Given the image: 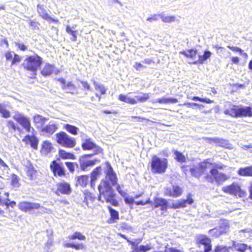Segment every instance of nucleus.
Instances as JSON below:
<instances>
[{
    "mask_svg": "<svg viewBox=\"0 0 252 252\" xmlns=\"http://www.w3.org/2000/svg\"><path fill=\"white\" fill-rule=\"evenodd\" d=\"M98 189L99 192V200L100 201L109 203L114 206H118V202L115 198L114 191L108 182L102 181Z\"/></svg>",
    "mask_w": 252,
    "mask_h": 252,
    "instance_id": "nucleus-1",
    "label": "nucleus"
},
{
    "mask_svg": "<svg viewBox=\"0 0 252 252\" xmlns=\"http://www.w3.org/2000/svg\"><path fill=\"white\" fill-rule=\"evenodd\" d=\"M211 166H212L211 163L203 162L193 167L183 165L182 168L185 172L189 169L192 176L199 177L202 174H206L208 170L210 171Z\"/></svg>",
    "mask_w": 252,
    "mask_h": 252,
    "instance_id": "nucleus-2",
    "label": "nucleus"
},
{
    "mask_svg": "<svg viewBox=\"0 0 252 252\" xmlns=\"http://www.w3.org/2000/svg\"><path fill=\"white\" fill-rule=\"evenodd\" d=\"M42 63V59L37 55L28 57L24 61L23 66L26 69L35 72Z\"/></svg>",
    "mask_w": 252,
    "mask_h": 252,
    "instance_id": "nucleus-3",
    "label": "nucleus"
},
{
    "mask_svg": "<svg viewBox=\"0 0 252 252\" xmlns=\"http://www.w3.org/2000/svg\"><path fill=\"white\" fill-rule=\"evenodd\" d=\"M209 173L210 174H206L205 178L210 183L215 181L218 184L221 185L229 179V177L225 174L219 172L217 169L212 168V166Z\"/></svg>",
    "mask_w": 252,
    "mask_h": 252,
    "instance_id": "nucleus-4",
    "label": "nucleus"
},
{
    "mask_svg": "<svg viewBox=\"0 0 252 252\" xmlns=\"http://www.w3.org/2000/svg\"><path fill=\"white\" fill-rule=\"evenodd\" d=\"M168 161L166 158H160L154 156L151 160V168L155 173H164L167 167Z\"/></svg>",
    "mask_w": 252,
    "mask_h": 252,
    "instance_id": "nucleus-5",
    "label": "nucleus"
},
{
    "mask_svg": "<svg viewBox=\"0 0 252 252\" xmlns=\"http://www.w3.org/2000/svg\"><path fill=\"white\" fill-rule=\"evenodd\" d=\"M57 141L62 146L71 148L76 145L75 138L70 137L64 132H61L56 134Z\"/></svg>",
    "mask_w": 252,
    "mask_h": 252,
    "instance_id": "nucleus-6",
    "label": "nucleus"
},
{
    "mask_svg": "<svg viewBox=\"0 0 252 252\" xmlns=\"http://www.w3.org/2000/svg\"><path fill=\"white\" fill-rule=\"evenodd\" d=\"M222 190L225 193L239 197H242L244 194L243 191L238 184L233 183L230 185L224 186L222 188Z\"/></svg>",
    "mask_w": 252,
    "mask_h": 252,
    "instance_id": "nucleus-7",
    "label": "nucleus"
},
{
    "mask_svg": "<svg viewBox=\"0 0 252 252\" xmlns=\"http://www.w3.org/2000/svg\"><path fill=\"white\" fill-rule=\"evenodd\" d=\"M93 155L92 154L85 155L80 158L79 165L82 170H86L88 167L93 166L96 161H99L97 159L91 160L90 158Z\"/></svg>",
    "mask_w": 252,
    "mask_h": 252,
    "instance_id": "nucleus-8",
    "label": "nucleus"
},
{
    "mask_svg": "<svg viewBox=\"0 0 252 252\" xmlns=\"http://www.w3.org/2000/svg\"><path fill=\"white\" fill-rule=\"evenodd\" d=\"M13 118L18 122L27 132H30L31 129L32 130H34L33 128L31 127L30 122L27 118L21 114H16L13 116Z\"/></svg>",
    "mask_w": 252,
    "mask_h": 252,
    "instance_id": "nucleus-9",
    "label": "nucleus"
},
{
    "mask_svg": "<svg viewBox=\"0 0 252 252\" xmlns=\"http://www.w3.org/2000/svg\"><path fill=\"white\" fill-rule=\"evenodd\" d=\"M40 206V204L38 203L28 202H20L18 205L19 208L21 211L25 212H30L34 209H37Z\"/></svg>",
    "mask_w": 252,
    "mask_h": 252,
    "instance_id": "nucleus-10",
    "label": "nucleus"
},
{
    "mask_svg": "<svg viewBox=\"0 0 252 252\" xmlns=\"http://www.w3.org/2000/svg\"><path fill=\"white\" fill-rule=\"evenodd\" d=\"M150 203L154 208L160 207V210L162 211H166L167 210L168 201L163 198L156 197L155 198L154 202L150 201Z\"/></svg>",
    "mask_w": 252,
    "mask_h": 252,
    "instance_id": "nucleus-11",
    "label": "nucleus"
},
{
    "mask_svg": "<svg viewBox=\"0 0 252 252\" xmlns=\"http://www.w3.org/2000/svg\"><path fill=\"white\" fill-rule=\"evenodd\" d=\"M82 147L83 150H94V155L100 153L102 151V149L98 146L94 144L90 139H87L82 143Z\"/></svg>",
    "mask_w": 252,
    "mask_h": 252,
    "instance_id": "nucleus-12",
    "label": "nucleus"
},
{
    "mask_svg": "<svg viewBox=\"0 0 252 252\" xmlns=\"http://www.w3.org/2000/svg\"><path fill=\"white\" fill-rule=\"evenodd\" d=\"M164 193L166 195L176 197L181 195L182 189L179 186L174 185L170 188H167Z\"/></svg>",
    "mask_w": 252,
    "mask_h": 252,
    "instance_id": "nucleus-13",
    "label": "nucleus"
},
{
    "mask_svg": "<svg viewBox=\"0 0 252 252\" xmlns=\"http://www.w3.org/2000/svg\"><path fill=\"white\" fill-rule=\"evenodd\" d=\"M50 168L54 175L62 176L64 175V171L63 167L56 161H53L50 164Z\"/></svg>",
    "mask_w": 252,
    "mask_h": 252,
    "instance_id": "nucleus-14",
    "label": "nucleus"
},
{
    "mask_svg": "<svg viewBox=\"0 0 252 252\" xmlns=\"http://www.w3.org/2000/svg\"><path fill=\"white\" fill-rule=\"evenodd\" d=\"M26 144H30L32 148L37 149L38 140L34 135H26L22 140Z\"/></svg>",
    "mask_w": 252,
    "mask_h": 252,
    "instance_id": "nucleus-15",
    "label": "nucleus"
},
{
    "mask_svg": "<svg viewBox=\"0 0 252 252\" xmlns=\"http://www.w3.org/2000/svg\"><path fill=\"white\" fill-rule=\"evenodd\" d=\"M224 113L236 118L252 116V111H224Z\"/></svg>",
    "mask_w": 252,
    "mask_h": 252,
    "instance_id": "nucleus-16",
    "label": "nucleus"
},
{
    "mask_svg": "<svg viewBox=\"0 0 252 252\" xmlns=\"http://www.w3.org/2000/svg\"><path fill=\"white\" fill-rule=\"evenodd\" d=\"M193 203V200L190 197L188 196L186 200H180L175 203L172 204V208L178 209L184 208L187 206V204H191Z\"/></svg>",
    "mask_w": 252,
    "mask_h": 252,
    "instance_id": "nucleus-17",
    "label": "nucleus"
},
{
    "mask_svg": "<svg viewBox=\"0 0 252 252\" xmlns=\"http://www.w3.org/2000/svg\"><path fill=\"white\" fill-rule=\"evenodd\" d=\"M37 11L39 15L44 19L50 21H52V22H58V20H55L52 18L47 13L46 10L44 8L42 5H37Z\"/></svg>",
    "mask_w": 252,
    "mask_h": 252,
    "instance_id": "nucleus-18",
    "label": "nucleus"
},
{
    "mask_svg": "<svg viewBox=\"0 0 252 252\" xmlns=\"http://www.w3.org/2000/svg\"><path fill=\"white\" fill-rule=\"evenodd\" d=\"M57 193L60 192L62 194H68L71 192L70 185L65 182L61 183L57 185Z\"/></svg>",
    "mask_w": 252,
    "mask_h": 252,
    "instance_id": "nucleus-19",
    "label": "nucleus"
},
{
    "mask_svg": "<svg viewBox=\"0 0 252 252\" xmlns=\"http://www.w3.org/2000/svg\"><path fill=\"white\" fill-rule=\"evenodd\" d=\"M131 93H129L126 95L121 94L119 96V99L123 102L128 103L130 104H135L137 103V100L134 97H132L131 96Z\"/></svg>",
    "mask_w": 252,
    "mask_h": 252,
    "instance_id": "nucleus-20",
    "label": "nucleus"
},
{
    "mask_svg": "<svg viewBox=\"0 0 252 252\" xmlns=\"http://www.w3.org/2000/svg\"><path fill=\"white\" fill-rule=\"evenodd\" d=\"M208 142L210 143H215L217 144L218 145L223 147H226L227 148H230V144L227 140L219 139L217 138H205Z\"/></svg>",
    "mask_w": 252,
    "mask_h": 252,
    "instance_id": "nucleus-21",
    "label": "nucleus"
},
{
    "mask_svg": "<svg viewBox=\"0 0 252 252\" xmlns=\"http://www.w3.org/2000/svg\"><path fill=\"white\" fill-rule=\"evenodd\" d=\"M125 202L126 204L131 205L134 203L137 205H144L147 204H150V200L149 199L146 201H134V198L132 196L126 195L124 197Z\"/></svg>",
    "mask_w": 252,
    "mask_h": 252,
    "instance_id": "nucleus-22",
    "label": "nucleus"
},
{
    "mask_svg": "<svg viewBox=\"0 0 252 252\" xmlns=\"http://www.w3.org/2000/svg\"><path fill=\"white\" fill-rule=\"evenodd\" d=\"M56 68L54 65L46 63L41 71V74L44 76H50L55 72Z\"/></svg>",
    "mask_w": 252,
    "mask_h": 252,
    "instance_id": "nucleus-23",
    "label": "nucleus"
},
{
    "mask_svg": "<svg viewBox=\"0 0 252 252\" xmlns=\"http://www.w3.org/2000/svg\"><path fill=\"white\" fill-rule=\"evenodd\" d=\"M108 180H109L111 182L112 185H114L116 184L117 182V177L116 174L114 172L111 166L109 167L107 170L105 180L104 181H106L108 182Z\"/></svg>",
    "mask_w": 252,
    "mask_h": 252,
    "instance_id": "nucleus-24",
    "label": "nucleus"
},
{
    "mask_svg": "<svg viewBox=\"0 0 252 252\" xmlns=\"http://www.w3.org/2000/svg\"><path fill=\"white\" fill-rule=\"evenodd\" d=\"M76 25L71 27L69 25L66 26L65 31L66 32L71 36L70 37L71 40L73 41H76L77 40V35L78 33L77 30H76Z\"/></svg>",
    "mask_w": 252,
    "mask_h": 252,
    "instance_id": "nucleus-25",
    "label": "nucleus"
},
{
    "mask_svg": "<svg viewBox=\"0 0 252 252\" xmlns=\"http://www.w3.org/2000/svg\"><path fill=\"white\" fill-rule=\"evenodd\" d=\"M160 19L163 23H171L175 22H179V20L174 16H166L164 13H160Z\"/></svg>",
    "mask_w": 252,
    "mask_h": 252,
    "instance_id": "nucleus-26",
    "label": "nucleus"
},
{
    "mask_svg": "<svg viewBox=\"0 0 252 252\" xmlns=\"http://www.w3.org/2000/svg\"><path fill=\"white\" fill-rule=\"evenodd\" d=\"M178 102L176 98L162 97L156 99L153 101V103H159L160 104L175 103Z\"/></svg>",
    "mask_w": 252,
    "mask_h": 252,
    "instance_id": "nucleus-27",
    "label": "nucleus"
},
{
    "mask_svg": "<svg viewBox=\"0 0 252 252\" xmlns=\"http://www.w3.org/2000/svg\"><path fill=\"white\" fill-rule=\"evenodd\" d=\"M57 128L56 125L54 124H49L43 128L42 131L44 134L46 135L52 134Z\"/></svg>",
    "mask_w": 252,
    "mask_h": 252,
    "instance_id": "nucleus-28",
    "label": "nucleus"
},
{
    "mask_svg": "<svg viewBox=\"0 0 252 252\" xmlns=\"http://www.w3.org/2000/svg\"><path fill=\"white\" fill-rule=\"evenodd\" d=\"M238 174L242 176L252 177V166L240 168L238 171Z\"/></svg>",
    "mask_w": 252,
    "mask_h": 252,
    "instance_id": "nucleus-29",
    "label": "nucleus"
},
{
    "mask_svg": "<svg viewBox=\"0 0 252 252\" xmlns=\"http://www.w3.org/2000/svg\"><path fill=\"white\" fill-rule=\"evenodd\" d=\"M101 167L98 166L96 167L92 172L91 176V185L92 187L94 186V181L97 178V177L100 174L101 171Z\"/></svg>",
    "mask_w": 252,
    "mask_h": 252,
    "instance_id": "nucleus-30",
    "label": "nucleus"
},
{
    "mask_svg": "<svg viewBox=\"0 0 252 252\" xmlns=\"http://www.w3.org/2000/svg\"><path fill=\"white\" fill-rule=\"evenodd\" d=\"M233 247L237 251L244 252L247 248V245L237 241H233Z\"/></svg>",
    "mask_w": 252,
    "mask_h": 252,
    "instance_id": "nucleus-31",
    "label": "nucleus"
},
{
    "mask_svg": "<svg viewBox=\"0 0 252 252\" xmlns=\"http://www.w3.org/2000/svg\"><path fill=\"white\" fill-rule=\"evenodd\" d=\"M34 122L38 127H41L46 122L47 119L40 115H36L34 117Z\"/></svg>",
    "mask_w": 252,
    "mask_h": 252,
    "instance_id": "nucleus-32",
    "label": "nucleus"
},
{
    "mask_svg": "<svg viewBox=\"0 0 252 252\" xmlns=\"http://www.w3.org/2000/svg\"><path fill=\"white\" fill-rule=\"evenodd\" d=\"M52 149V144L49 141H45L42 144L41 152L42 154L46 155L49 153Z\"/></svg>",
    "mask_w": 252,
    "mask_h": 252,
    "instance_id": "nucleus-33",
    "label": "nucleus"
},
{
    "mask_svg": "<svg viewBox=\"0 0 252 252\" xmlns=\"http://www.w3.org/2000/svg\"><path fill=\"white\" fill-rule=\"evenodd\" d=\"M180 53L185 55L187 58H190L192 60L196 58L197 51L194 49L189 50L187 51H182Z\"/></svg>",
    "mask_w": 252,
    "mask_h": 252,
    "instance_id": "nucleus-34",
    "label": "nucleus"
},
{
    "mask_svg": "<svg viewBox=\"0 0 252 252\" xmlns=\"http://www.w3.org/2000/svg\"><path fill=\"white\" fill-rule=\"evenodd\" d=\"M212 53L209 51H205L203 55L198 56V60L197 62L203 64L207 59H209L211 56Z\"/></svg>",
    "mask_w": 252,
    "mask_h": 252,
    "instance_id": "nucleus-35",
    "label": "nucleus"
},
{
    "mask_svg": "<svg viewBox=\"0 0 252 252\" xmlns=\"http://www.w3.org/2000/svg\"><path fill=\"white\" fill-rule=\"evenodd\" d=\"M89 176L87 175H82L78 177L77 184L82 187H85L89 182Z\"/></svg>",
    "mask_w": 252,
    "mask_h": 252,
    "instance_id": "nucleus-36",
    "label": "nucleus"
},
{
    "mask_svg": "<svg viewBox=\"0 0 252 252\" xmlns=\"http://www.w3.org/2000/svg\"><path fill=\"white\" fill-rule=\"evenodd\" d=\"M27 174L31 180H33L36 177V171L34 169L32 166L30 165L27 167Z\"/></svg>",
    "mask_w": 252,
    "mask_h": 252,
    "instance_id": "nucleus-37",
    "label": "nucleus"
},
{
    "mask_svg": "<svg viewBox=\"0 0 252 252\" xmlns=\"http://www.w3.org/2000/svg\"><path fill=\"white\" fill-rule=\"evenodd\" d=\"M59 155L63 159H75V156L73 154L70 153H67L63 150L59 151Z\"/></svg>",
    "mask_w": 252,
    "mask_h": 252,
    "instance_id": "nucleus-38",
    "label": "nucleus"
},
{
    "mask_svg": "<svg viewBox=\"0 0 252 252\" xmlns=\"http://www.w3.org/2000/svg\"><path fill=\"white\" fill-rule=\"evenodd\" d=\"M150 97V94H144L142 93H140L138 95L135 96V98L138 101L143 102L146 101Z\"/></svg>",
    "mask_w": 252,
    "mask_h": 252,
    "instance_id": "nucleus-39",
    "label": "nucleus"
},
{
    "mask_svg": "<svg viewBox=\"0 0 252 252\" xmlns=\"http://www.w3.org/2000/svg\"><path fill=\"white\" fill-rule=\"evenodd\" d=\"M68 238L70 240H74L77 239L79 240H85L86 237L79 232H75L73 234L68 236Z\"/></svg>",
    "mask_w": 252,
    "mask_h": 252,
    "instance_id": "nucleus-40",
    "label": "nucleus"
},
{
    "mask_svg": "<svg viewBox=\"0 0 252 252\" xmlns=\"http://www.w3.org/2000/svg\"><path fill=\"white\" fill-rule=\"evenodd\" d=\"M108 209L109 211L111 219L113 222H115L116 220H118L119 219V215L118 211L113 209L110 206L108 207Z\"/></svg>",
    "mask_w": 252,
    "mask_h": 252,
    "instance_id": "nucleus-41",
    "label": "nucleus"
},
{
    "mask_svg": "<svg viewBox=\"0 0 252 252\" xmlns=\"http://www.w3.org/2000/svg\"><path fill=\"white\" fill-rule=\"evenodd\" d=\"M64 127L66 129V130L69 133L73 135L77 134V131L78 130V128L77 127L70 125L69 124H66L64 126Z\"/></svg>",
    "mask_w": 252,
    "mask_h": 252,
    "instance_id": "nucleus-42",
    "label": "nucleus"
},
{
    "mask_svg": "<svg viewBox=\"0 0 252 252\" xmlns=\"http://www.w3.org/2000/svg\"><path fill=\"white\" fill-rule=\"evenodd\" d=\"M93 82L96 90L99 91L101 94H105L106 90L103 85L97 83L95 80H93Z\"/></svg>",
    "mask_w": 252,
    "mask_h": 252,
    "instance_id": "nucleus-43",
    "label": "nucleus"
},
{
    "mask_svg": "<svg viewBox=\"0 0 252 252\" xmlns=\"http://www.w3.org/2000/svg\"><path fill=\"white\" fill-rule=\"evenodd\" d=\"M174 155L175 156V158L180 162H184L185 161L186 158L185 156L181 153L175 151Z\"/></svg>",
    "mask_w": 252,
    "mask_h": 252,
    "instance_id": "nucleus-44",
    "label": "nucleus"
},
{
    "mask_svg": "<svg viewBox=\"0 0 252 252\" xmlns=\"http://www.w3.org/2000/svg\"><path fill=\"white\" fill-rule=\"evenodd\" d=\"M19 177L13 174L11 177V183L12 186L15 188H18L20 186L19 184Z\"/></svg>",
    "mask_w": 252,
    "mask_h": 252,
    "instance_id": "nucleus-45",
    "label": "nucleus"
},
{
    "mask_svg": "<svg viewBox=\"0 0 252 252\" xmlns=\"http://www.w3.org/2000/svg\"><path fill=\"white\" fill-rule=\"evenodd\" d=\"M0 168L4 173H8L9 168L8 165L0 158Z\"/></svg>",
    "mask_w": 252,
    "mask_h": 252,
    "instance_id": "nucleus-46",
    "label": "nucleus"
},
{
    "mask_svg": "<svg viewBox=\"0 0 252 252\" xmlns=\"http://www.w3.org/2000/svg\"><path fill=\"white\" fill-rule=\"evenodd\" d=\"M64 90L67 93H72L75 90V87L71 82L64 86Z\"/></svg>",
    "mask_w": 252,
    "mask_h": 252,
    "instance_id": "nucleus-47",
    "label": "nucleus"
},
{
    "mask_svg": "<svg viewBox=\"0 0 252 252\" xmlns=\"http://www.w3.org/2000/svg\"><path fill=\"white\" fill-rule=\"evenodd\" d=\"M53 247V240L51 238L49 237L47 242L45 244V249L49 252L52 249Z\"/></svg>",
    "mask_w": 252,
    "mask_h": 252,
    "instance_id": "nucleus-48",
    "label": "nucleus"
},
{
    "mask_svg": "<svg viewBox=\"0 0 252 252\" xmlns=\"http://www.w3.org/2000/svg\"><path fill=\"white\" fill-rule=\"evenodd\" d=\"M192 100L194 101L199 100L201 102H206L207 103H211L213 102L212 100H210L209 98H201L198 96H194L192 98Z\"/></svg>",
    "mask_w": 252,
    "mask_h": 252,
    "instance_id": "nucleus-49",
    "label": "nucleus"
},
{
    "mask_svg": "<svg viewBox=\"0 0 252 252\" xmlns=\"http://www.w3.org/2000/svg\"><path fill=\"white\" fill-rule=\"evenodd\" d=\"M65 164L70 172L74 171L75 166H77L78 165L76 163L70 162H66Z\"/></svg>",
    "mask_w": 252,
    "mask_h": 252,
    "instance_id": "nucleus-50",
    "label": "nucleus"
},
{
    "mask_svg": "<svg viewBox=\"0 0 252 252\" xmlns=\"http://www.w3.org/2000/svg\"><path fill=\"white\" fill-rule=\"evenodd\" d=\"M159 19H160V13L153 15L151 17L147 18V21L149 22H152L153 21H157Z\"/></svg>",
    "mask_w": 252,
    "mask_h": 252,
    "instance_id": "nucleus-51",
    "label": "nucleus"
},
{
    "mask_svg": "<svg viewBox=\"0 0 252 252\" xmlns=\"http://www.w3.org/2000/svg\"><path fill=\"white\" fill-rule=\"evenodd\" d=\"M14 53L13 52H7L5 53V57L6 58V59L7 61H11L12 62V60L13 58Z\"/></svg>",
    "mask_w": 252,
    "mask_h": 252,
    "instance_id": "nucleus-52",
    "label": "nucleus"
},
{
    "mask_svg": "<svg viewBox=\"0 0 252 252\" xmlns=\"http://www.w3.org/2000/svg\"><path fill=\"white\" fill-rule=\"evenodd\" d=\"M20 61V56L14 53V57L13 58V60H12L11 64L13 65L14 64L19 63Z\"/></svg>",
    "mask_w": 252,
    "mask_h": 252,
    "instance_id": "nucleus-53",
    "label": "nucleus"
},
{
    "mask_svg": "<svg viewBox=\"0 0 252 252\" xmlns=\"http://www.w3.org/2000/svg\"><path fill=\"white\" fill-rule=\"evenodd\" d=\"M117 190L121 195L123 197H125L127 195L126 193L122 189L121 187L119 185L117 186Z\"/></svg>",
    "mask_w": 252,
    "mask_h": 252,
    "instance_id": "nucleus-54",
    "label": "nucleus"
},
{
    "mask_svg": "<svg viewBox=\"0 0 252 252\" xmlns=\"http://www.w3.org/2000/svg\"><path fill=\"white\" fill-rule=\"evenodd\" d=\"M7 123V126L9 128H12L13 130H16V126L15 125V124L12 121H8Z\"/></svg>",
    "mask_w": 252,
    "mask_h": 252,
    "instance_id": "nucleus-55",
    "label": "nucleus"
},
{
    "mask_svg": "<svg viewBox=\"0 0 252 252\" xmlns=\"http://www.w3.org/2000/svg\"><path fill=\"white\" fill-rule=\"evenodd\" d=\"M228 48H229L231 50L233 51L238 52H239L240 53H242V50L237 47L228 46Z\"/></svg>",
    "mask_w": 252,
    "mask_h": 252,
    "instance_id": "nucleus-56",
    "label": "nucleus"
},
{
    "mask_svg": "<svg viewBox=\"0 0 252 252\" xmlns=\"http://www.w3.org/2000/svg\"><path fill=\"white\" fill-rule=\"evenodd\" d=\"M72 248H74L75 249L78 250L83 249L84 248V246L82 243L77 244H73Z\"/></svg>",
    "mask_w": 252,
    "mask_h": 252,
    "instance_id": "nucleus-57",
    "label": "nucleus"
},
{
    "mask_svg": "<svg viewBox=\"0 0 252 252\" xmlns=\"http://www.w3.org/2000/svg\"><path fill=\"white\" fill-rule=\"evenodd\" d=\"M165 252H182L180 250H179L174 248H166L165 251Z\"/></svg>",
    "mask_w": 252,
    "mask_h": 252,
    "instance_id": "nucleus-58",
    "label": "nucleus"
},
{
    "mask_svg": "<svg viewBox=\"0 0 252 252\" xmlns=\"http://www.w3.org/2000/svg\"><path fill=\"white\" fill-rule=\"evenodd\" d=\"M134 68H135L137 70H140L141 68L144 67L145 66L142 64L141 63L136 62L135 64L133 65Z\"/></svg>",
    "mask_w": 252,
    "mask_h": 252,
    "instance_id": "nucleus-59",
    "label": "nucleus"
},
{
    "mask_svg": "<svg viewBox=\"0 0 252 252\" xmlns=\"http://www.w3.org/2000/svg\"><path fill=\"white\" fill-rule=\"evenodd\" d=\"M80 82L82 84L83 87L85 89H86L87 90H91L90 86L86 81H80Z\"/></svg>",
    "mask_w": 252,
    "mask_h": 252,
    "instance_id": "nucleus-60",
    "label": "nucleus"
},
{
    "mask_svg": "<svg viewBox=\"0 0 252 252\" xmlns=\"http://www.w3.org/2000/svg\"><path fill=\"white\" fill-rule=\"evenodd\" d=\"M213 48L217 50V53L220 54L222 52V50L224 49V48L220 46L219 45H215L213 46Z\"/></svg>",
    "mask_w": 252,
    "mask_h": 252,
    "instance_id": "nucleus-61",
    "label": "nucleus"
},
{
    "mask_svg": "<svg viewBox=\"0 0 252 252\" xmlns=\"http://www.w3.org/2000/svg\"><path fill=\"white\" fill-rule=\"evenodd\" d=\"M185 105L188 106L189 107H192V106H197V108L201 109L203 106L202 105H199L197 103H188V104H184Z\"/></svg>",
    "mask_w": 252,
    "mask_h": 252,
    "instance_id": "nucleus-62",
    "label": "nucleus"
},
{
    "mask_svg": "<svg viewBox=\"0 0 252 252\" xmlns=\"http://www.w3.org/2000/svg\"><path fill=\"white\" fill-rule=\"evenodd\" d=\"M225 246H217L215 249V252H220L223 249H225Z\"/></svg>",
    "mask_w": 252,
    "mask_h": 252,
    "instance_id": "nucleus-63",
    "label": "nucleus"
},
{
    "mask_svg": "<svg viewBox=\"0 0 252 252\" xmlns=\"http://www.w3.org/2000/svg\"><path fill=\"white\" fill-rule=\"evenodd\" d=\"M0 113L4 118H8L10 116L9 111H0Z\"/></svg>",
    "mask_w": 252,
    "mask_h": 252,
    "instance_id": "nucleus-64",
    "label": "nucleus"
}]
</instances>
